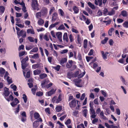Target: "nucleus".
<instances>
[{
    "instance_id": "nucleus-1",
    "label": "nucleus",
    "mask_w": 128,
    "mask_h": 128,
    "mask_svg": "<svg viewBox=\"0 0 128 128\" xmlns=\"http://www.w3.org/2000/svg\"><path fill=\"white\" fill-rule=\"evenodd\" d=\"M31 6L34 10H36V9H37L38 10H39V9H37L38 8V6L37 0H32Z\"/></svg>"
},
{
    "instance_id": "nucleus-2",
    "label": "nucleus",
    "mask_w": 128,
    "mask_h": 128,
    "mask_svg": "<svg viewBox=\"0 0 128 128\" xmlns=\"http://www.w3.org/2000/svg\"><path fill=\"white\" fill-rule=\"evenodd\" d=\"M17 34L18 36V38L21 36L23 38H25L26 36V32L23 30H21L19 32H17Z\"/></svg>"
},
{
    "instance_id": "nucleus-3",
    "label": "nucleus",
    "mask_w": 128,
    "mask_h": 128,
    "mask_svg": "<svg viewBox=\"0 0 128 128\" xmlns=\"http://www.w3.org/2000/svg\"><path fill=\"white\" fill-rule=\"evenodd\" d=\"M69 105L71 108H74L76 106V103L75 99L74 98L70 101L69 103Z\"/></svg>"
},
{
    "instance_id": "nucleus-4",
    "label": "nucleus",
    "mask_w": 128,
    "mask_h": 128,
    "mask_svg": "<svg viewBox=\"0 0 128 128\" xmlns=\"http://www.w3.org/2000/svg\"><path fill=\"white\" fill-rule=\"evenodd\" d=\"M42 118H40L38 120L35 121L33 123V126L34 128H36L38 126L39 124L38 122H42Z\"/></svg>"
},
{
    "instance_id": "nucleus-5",
    "label": "nucleus",
    "mask_w": 128,
    "mask_h": 128,
    "mask_svg": "<svg viewBox=\"0 0 128 128\" xmlns=\"http://www.w3.org/2000/svg\"><path fill=\"white\" fill-rule=\"evenodd\" d=\"M56 90L54 88L46 92V95L48 96H51L52 95L54 94L56 91Z\"/></svg>"
},
{
    "instance_id": "nucleus-6",
    "label": "nucleus",
    "mask_w": 128,
    "mask_h": 128,
    "mask_svg": "<svg viewBox=\"0 0 128 128\" xmlns=\"http://www.w3.org/2000/svg\"><path fill=\"white\" fill-rule=\"evenodd\" d=\"M10 94V92L9 91V89L8 88L5 87L4 89L3 95H4L5 97H6L8 96Z\"/></svg>"
},
{
    "instance_id": "nucleus-7",
    "label": "nucleus",
    "mask_w": 128,
    "mask_h": 128,
    "mask_svg": "<svg viewBox=\"0 0 128 128\" xmlns=\"http://www.w3.org/2000/svg\"><path fill=\"white\" fill-rule=\"evenodd\" d=\"M19 102V101L16 98H15L14 101L10 103V104L12 107H14Z\"/></svg>"
},
{
    "instance_id": "nucleus-8",
    "label": "nucleus",
    "mask_w": 128,
    "mask_h": 128,
    "mask_svg": "<svg viewBox=\"0 0 128 128\" xmlns=\"http://www.w3.org/2000/svg\"><path fill=\"white\" fill-rule=\"evenodd\" d=\"M42 67H43L42 64L41 63H37V64H33L32 65V68L34 69L36 68H40Z\"/></svg>"
},
{
    "instance_id": "nucleus-9",
    "label": "nucleus",
    "mask_w": 128,
    "mask_h": 128,
    "mask_svg": "<svg viewBox=\"0 0 128 128\" xmlns=\"http://www.w3.org/2000/svg\"><path fill=\"white\" fill-rule=\"evenodd\" d=\"M58 14L57 13L54 12L52 15V22H54L58 18Z\"/></svg>"
},
{
    "instance_id": "nucleus-10",
    "label": "nucleus",
    "mask_w": 128,
    "mask_h": 128,
    "mask_svg": "<svg viewBox=\"0 0 128 128\" xmlns=\"http://www.w3.org/2000/svg\"><path fill=\"white\" fill-rule=\"evenodd\" d=\"M82 80L81 79H76L74 80L75 85L77 87H81V86L80 84Z\"/></svg>"
},
{
    "instance_id": "nucleus-11",
    "label": "nucleus",
    "mask_w": 128,
    "mask_h": 128,
    "mask_svg": "<svg viewBox=\"0 0 128 128\" xmlns=\"http://www.w3.org/2000/svg\"><path fill=\"white\" fill-rule=\"evenodd\" d=\"M49 82V80L48 78L45 79L43 81L42 83H41V85L42 88H45L46 86L45 85L48 84Z\"/></svg>"
},
{
    "instance_id": "nucleus-12",
    "label": "nucleus",
    "mask_w": 128,
    "mask_h": 128,
    "mask_svg": "<svg viewBox=\"0 0 128 128\" xmlns=\"http://www.w3.org/2000/svg\"><path fill=\"white\" fill-rule=\"evenodd\" d=\"M56 35L58 39L60 40V41H62V33L60 32H57L56 34Z\"/></svg>"
},
{
    "instance_id": "nucleus-13",
    "label": "nucleus",
    "mask_w": 128,
    "mask_h": 128,
    "mask_svg": "<svg viewBox=\"0 0 128 128\" xmlns=\"http://www.w3.org/2000/svg\"><path fill=\"white\" fill-rule=\"evenodd\" d=\"M101 53L102 54L103 58L104 60L107 59V54H108L109 53L108 52H106L104 53L103 51H101Z\"/></svg>"
},
{
    "instance_id": "nucleus-14",
    "label": "nucleus",
    "mask_w": 128,
    "mask_h": 128,
    "mask_svg": "<svg viewBox=\"0 0 128 128\" xmlns=\"http://www.w3.org/2000/svg\"><path fill=\"white\" fill-rule=\"evenodd\" d=\"M34 117L36 119L38 120L40 118H42L40 117V116L39 114L37 112H35L34 114Z\"/></svg>"
},
{
    "instance_id": "nucleus-15",
    "label": "nucleus",
    "mask_w": 128,
    "mask_h": 128,
    "mask_svg": "<svg viewBox=\"0 0 128 128\" xmlns=\"http://www.w3.org/2000/svg\"><path fill=\"white\" fill-rule=\"evenodd\" d=\"M63 39L64 40H65L66 42H68V36L67 33L66 32L64 33L63 36Z\"/></svg>"
},
{
    "instance_id": "nucleus-16",
    "label": "nucleus",
    "mask_w": 128,
    "mask_h": 128,
    "mask_svg": "<svg viewBox=\"0 0 128 128\" xmlns=\"http://www.w3.org/2000/svg\"><path fill=\"white\" fill-rule=\"evenodd\" d=\"M100 116L102 118L105 120H106L107 119V118L104 116V113L103 111L101 112L100 113Z\"/></svg>"
},
{
    "instance_id": "nucleus-17",
    "label": "nucleus",
    "mask_w": 128,
    "mask_h": 128,
    "mask_svg": "<svg viewBox=\"0 0 128 128\" xmlns=\"http://www.w3.org/2000/svg\"><path fill=\"white\" fill-rule=\"evenodd\" d=\"M29 64L28 63H21V66L23 70H24L25 69L26 67L28 66Z\"/></svg>"
},
{
    "instance_id": "nucleus-18",
    "label": "nucleus",
    "mask_w": 128,
    "mask_h": 128,
    "mask_svg": "<svg viewBox=\"0 0 128 128\" xmlns=\"http://www.w3.org/2000/svg\"><path fill=\"white\" fill-rule=\"evenodd\" d=\"M73 10L74 11V14H77L79 12V9L78 7L74 6L73 8Z\"/></svg>"
},
{
    "instance_id": "nucleus-19",
    "label": "nucleus",
    "mask_w": 128,
    "mask_h": 128,
    "mask_svg": "<svg viewBox=\"0 0 128 128\" xmlns=\"http://www.w3.org/2000/svg\"><path fill=\"white\" fill-rule=\"evenodd\" d=\"M5 98L8 102H9L10 100L13 101L14 100V97L12 96L11 94L9 96V98L5 97Z\"/></svg>"
},
{
    "instance_id": "nucleus-20",
    "label": "nucleus",
    "mask_w": 128,
    "mask_h": 128,
    "mask_svg": "<svg viewBox=\"0 0 128 128\" xmlns=\"http://www.w3.org/2000/svg\"><path fill=\"white\" fill-rule=\"evenodd\" d=\"M47 77V74L45 73L41 74L39 75L40 78L41 79H43Z\"/></svg>"
},
{
    "instance_id": "nucleus-21",
    "label": "nucleus",
    "mask_w": 128,
    "mask_h": 128,
    "mask_svg": "<svg viewBox=\"0 0 128 128\" xmlns=\"http://www.w3.org/2000/svg\"><path fill=\"white\" fill-rule=\"evenodd\" d=\"M59 22H56L54 24H51L49 26V29L50 30H51L52 28L55 27L56 25L58 24H59Z\"/></svg>"
},
{
    "instance_id": "nucleus-22",
    "label": "nucleus",
    "mask_w": 128,
    "mask_h": 128,
    "mask_svg": "<svg viewBox=\"0 0 128 128\" xmlns=\"http://www.w3.org/2000/svg\"><path fill=\"white\" fill-rule=\"evenodd\" d=\"M34 75H38L41 72V70H40L37 69L34 71Z\"/></svg>"
},
{
    "instance_id": "nucleus-23",
    "label": "nucleus",
    "mask_w": 128,
    "mask_h": 128,
    "mask_svg": "<svg viewBox=\"0 0 128 128\" xmlns=\"http://www.w3.org/2000/svg\"><path fill=\"white\" fill-rule=\"evenodd\" d=\"M122 15L123 17H126L127 15V12L124 10L122 11L121 12V13L120 14V16Z\"/></svg>"
},
{
    "instance_id": "nucleus-24",
    "label": "nucleus",
    "mask_w": 128,
    "mask_h": 128,
    "mask_svg": "<svg viewBox=\"0 0 128 128\" xmlns=\"http://www.w3.org/2000/svg\"><path fill=\"white\" fill-rule=\"evenodd\" d=\"M88 4L89 6L92 9H95V7L94 5L92 4L91 2H89L88 3Z\"/></svg>"
},
{
    "instance_id": "nucleus-25",
    "label": "nucleus",
    "mask_w": 128,
    "mask_h": 128,
    "mask_svg": "<svg viewBox=\"0 0 128 128\" xmlns=\"http://www.w3.org/2000/svg\"><path fill=\"white\" fill-rule=\"evenodd\" d=\"M38 24L40 25H42L44 23V21L42 19L40 18L38 21Z\"/></svg>"
},
{
    "instance_id": "nucleus-26",
    "label": "nucleus",
    "mask_w": 128,
    "mask_h": 128,
    "mask_svg": "<svg viewBox=\"0 0 128 128\" xmlns=\"http://www.w3.org/2000/svg\"><path fill=\"white\" fill-rule=\"evenodd\" d=\"M115 13V11L113 9H112L111 11L108 12V15L109 16H112Z\"/></svg>"
},
{
    "instance_id": "nucleus-27",
    "label": "nucleus",
    "mask_w": 128,
    "mask_h": 128,
    "mask_svg": "<svg viewBox=\"0 0 128 128\" xmlns=\"http://www.w3.org/2000/svg\"><path fill=\"white\" fill-rule=\"evenodd\" d=\"M62 109V107L61 106H57L56 108V112H60Z\"/></svg>"
},
{
    "instance_id": "nucleus-28",
    "label": "nucleus",
    "mask_w": 128,
    "mask_h": 128,
    "mask_svg": "<svg viewBox=\"0 0 128 128\" xmlns=\"http://www.w3.org/2000/svg\"><path fill=\"white\" fill-rule=\"evenodd\" d=\"M67 61V59L65 58H62L60 61V64L62 65Z\"/></svg>"
},
{
    "instance_id": "nucleus-29",
    "label": "nucleus",
    "mask_w": 128,
    "mask_h": 128,
    "mask_svg": "<svg viewBox=\"0 0 128 128\" xmlns=\"http://www.w3.org/2000/svg\"><path fill=\"white\" fill-rule=\"evenodd\" d=\"M88 42V40L86 39H85L84 40L83 42V47L86 48L87 47V43Z\"/></svg>"
},
{
    "instance_id": "nucleus-30",
    "label": "nucleus",
    "mask_w": 128,
    "mask_h": 128,
    "mask_svg": "<svg viewBox=\"0 0 128 128\" xmlns=\"http://www.w3.org/2000/svg\"><path fill=\"white\" fill-rule=\"evenodd\" d=\"M5 10V8L3 6H0V12L2 14L4 12Z\"/></svg>"
},
{
    "instance_id": "nucleus-31",
    "label": "nucleus",
    "mask_w": 128,
    "mask_h": 128,
    "mask_svg": "<svg viewBox=\"0 0 128 128\" xmlns=\"http://www.w3.org/2000/svg\"><path fill=\"white\" fill-rule=\"evenodd\" d=\"M47 9L46 8L44 7L42 10L41 12L44 14H45L47 13Z\"/></svg>"
},
{
    "instance_id": "nucleus-32",
    "label": "nucleus",
    "mask_w": 128,
    "mask_h": 128,
    "mask_svg": "<svg viewBox=\"0 0 128 128\" xmlns=\"http://www.w3.org/2000/svg\"><path fill=\"white\" fill-rule=\"evenodd\" d=\"M28 56H27L26 58L23 59L21 61V63H27L26 62L28 60Z\"/></svg>"
},
{
    "instance_id": "nucleus-33",
    "label": "nucleus",
    "mask_w": 128,
    "mask_h": 128,
    "mask_svg": "<svg viewBox=\"0 0 128 128\" xmlns=\"http://www.w3.org/2000/svg\"><path fill=\"white\" fill-rule=\"evenodd\" d=\"M123 26L126 28H128V21H125L122 24Z\"/></svg>"
},
{
    "instance_id": "nucleus-34",
    "label": "nucleus",
    "mask_w": 128,
    "mask_h": 128,
    "mask_svg": "<svg viewBox=\"0 0 128 128\" xmlns=\"http://www.w3.org/2000/svg\"><path fill=\"white\" fill-rule=\"evenodd\" d=\"M108 38L107 37H105L104 39L101 42V43L102 44H104L106 43L108 40Z\"/></svg>"
},
{
    "instance_id": "nucleus-35",
    "label": "nucleus",
    "mask_w": 128,
    "mask_h": 128,
    "mask_svg": "<svg viewBox=\"0 0 128 128\" xmlns=\"http://www.w3.org/2000/svg\"><path fill=\"white\" fill-rule=\"evenodd\" d=\"M88 110L86 109H84L83 110V116L86 118L87 116V114Z\"/></svg>"
},
{
    "instance_id": "nucleus-36",
    "label": "nucleus",
    "mask_w": 128,
    "mask_h": 128,
    "mask_svg": "<svg viewBox=\"0 0 128 128\" xmlns=\"http://www.w3.org/2000/svg\"><path fill=\"white\" fill-rule=\"evenodd\" d=\"M77 39L79 44H80L82 42L81 38L80 37L79 34H78L77 35Z\"/></svg>"
},
{
    "instance_id": "nucleus-37",
    "label": "nucleus",
    "mask_w": 128,
    "mask_h": 128,
    "mask_svg": "<svg viewBox=\"0 0 128 128\" xmlns=\"http://www.w3.org/2000/svg\"><path fill=\"white\" fill-rule=\"evenodd\" d=\"M32 58L34 59L38 58H39L38 54H34L33 56H32Z\"/></svg>"
},
{
    "instance_id": "nucleus-38",
    "label": "nucleus",
    "mask_w": 128,
    "mask_h": 128,
    "mask_svg": "<svg viewBox=\"0 0 128 128\" xmlns=\"http://www.w3.org/2000/svg\"><path fill=\"white\" fill-rule=\"evenodd\" d=\"M60 66L59 65H57L56 66L53 67V68L57 71H59L60 69Z\"/></svg>"
},
{
    "instance_id": "nucleus-39",
    "label": "nucleus",
    "mask_w": 128,
    "mask_h": 128,
    "mask_svg": "<svg viewBox=\"0 0 128 128\" xmlns=\"http://www.w3.org/2000/svg\"><path fill=\"white\" fill-rule=\"evenodd\" d=\"M112 22V20L110 19L108 21L104 20L103 21V22L104 23H106V25H109L110 23Z\"/></svg>"
},
{
    "instance_id": "nucleus-40",
    "label": "nucleus",
    "mask_w": 128,
    "mask_h": 128,
    "mask_svg": "<svg viewBox=\"0 0 128 128\" xmlns=\"http://www.w3.org/2000/svg\"><path fill=\"white\" fill-rule=\"evenodd\" d=\"M26 78H30V71L29 70L27 72L26 75Z\"/></svg>"
},
{
    "instance_id": "nucleus-41",
    "label": "nucleus",
    "mask_w": 128,
    "mask_h": 128,
    "mask_svg": "<svg viewBox=\"0 0 128 128\" xmlns=\"http://www.w3.org/2000/svg\"><path fill=\"white\" fill-rule=\"evenodd\" d=\"M48 125L52 128H53L54 126V124L51 121H50L48 122Z\"/></svg>"
},
{
    "instance_id": "nucleus-42",
    "label": "nucleus",
    "mask_w": 128,
    "mask_h": 128,
    "mask_svg": "<svg viewBox=\"0 0 128 128\" xmlns=\"http://www.w3.org/2000/svg\"><path fill=\"white\" fill-rule=\"evenodd\" d=\"M5 72V70L2 68H0V73L1 74H4Z\"/></svg>"
},
{
    "instance_id": "nucleus-43",
    "label": "nucleus",
    "mask_w": 128,
    "mask_h": 128,
    "mask_svg": "<svg viewBox=\"0 0 128 128\" xmlns=\"http://www.w3.org/2000/svg\"><path fill=\"white\" fill-rule=\"evenodd\" d=\"M23 97L22 98L24 100V102L25 103H26L27 101V96L26 95L24 94L23 95Z\"/></svg>"
},
{
    "instance_id": "nucleus-44",
    "label": "nucleus",
    "mask_w": 128,
    "mask_h": 128,
    "mask_svg": "<svg viewBox=\"0 0 128 128\" xmlns=\"http://www.w3.org/2000/svg\"><path fill=\"white\" fill-rule=\"evenodd\" d=\"M85 72H82V73L80 74L78 76V78H81L85 74Z\"/></svg>"
},
{
    "instance_id": "nucleus-45",
    "label": "nucleus",
    "mask_w": 128,
    "mask_h": 128,
    "mask_svg": "<svg viewBox=\"0 0 128 128\" xmlns=\"http://www.w3.org/2000/svg\"><path fill=\"white\" fill-rule=\"evenodd\" d=\"M38 50V48L37 47H36L33 48L30 51V52H36Z\"/></svg>"
},
{
    "instance_id": "nucleus-46",
    "label": "nucleus",
    "mask_w": 128,
    "mask_h": 128,
    "mask_svg": "<svg viewBox=\"0 0 128 128\" xmlns=\"http://www.w3.org/2000/svg\"><path fill=\"white\" fill-rule=\"evenodd\" d=\"M58 10L59 11V14H60L61 16H63L64 14V13L62 9H59Z\"/></svg>"
},
{
    "instance_id": "nucleus-47",
    "label": "nucleus",
    "mask_w": 128,
    "mask_h": 128,
    "mask_svg": "<svg viewBox=\"0 0 128 128\" xmlns=\"http://www.w3.org/2000/svg\"><path fill=\"white\" fill-rule=\"evenodd\" d=\"M53 84L52 82H50V84L46 85L45 88L48 89L51 87L52 85Z\"/></svg>"
},
{
    "instance_id": "nucleus-48",
    "label": "nucleus",
    "mask_w": 128,
    "mask_h": 128,
    "mask_svg": "<svg viewBox=\"0 0 128 128\" xmlns=\"http://www.w3.org/2000/svg\"><path fill=\"white\" fill-rule=\"evenodd\" d=\"M28 39L30 42H34V38L31 36H29L28 37Z\"/></svg>"
},
{
    "instance_id": "nucleus-49",
    "label": "nucleus",
    "mask_w": 128,
    "mask_h": 128,
    "mask_svg": "<svg viewBox=\"0 0 128 128\" xmlns=\"http://www.w3.org/2000/svg\"><path fill=\"white\" fill-rule=\"evenodd\" d=\"M64 29L65 27L63 24L60 26L58 28V29L59 30H64Z\"/></svg>"
},
{
    "instance_id": "nucleus-50",
    "label": "nucleus",
    "mask_w": 128,
    "mask_h": 128,
    "mask_svg": "<svg viewBox=\"0 0 128 128\" xmlns=\"http://www.w3.org/2000/svg\"><path fill=\"white\" fill-rule=\"evenodd\" d=\"M78 111L77 110H75L72 112V114L74 116L76 117L77 114H78Z\"/></svg>"
},
{
    "instance_id": "nucleus-51",
    "label": "nucleus",
    "mask_w": 128,
    "mask_h": 128,
    "mask_svg": "<svg viewBox=\"0 0 128 128\" xmlns=\"http://www.w3.org/2000/svg\"><path fill=\"white\" fill-rule=\"evenodd\" d=\"M34 47V46H26V50H30L32 48Z\"/></svg>"
},
{
    "instance_id": "nucleus-52",
    "label": "nucleus",
    "mask_w": 128,
    "mask_h": 128,
    "mask_svg": "<svg viewBox=\"0 0 128 128\" xmlns=\"http://www.w3.org/2000/svg\"><path fill=\"white\" fill-rule=\"evenodd\" d=\"M41 12H38L36 14V18H38L39 17H41Z\"/></svg>"
},
{
    "instance_id": "nucleus-53",
    "label": "nucleus",
    "mask_w": 128,
    "mask_h": 128,
    "mask_svg": "<svg viewBox=\"0 0 128 128\" xmlns=\"http://www.w3.org/2000/svg\"><path fill=\"white\" fill-rule=\"evenodd\" d=\"M90 113L92 114H95L96 112L93 108H91L90 109Z\"/></svg>"
},
{
    "instance_id": "nucleus-54",
    "label": "nucleus",
    "mask_w": 128,
    "mask_h": 128,
    "mask_svg": "<svg viewBox=\"0 0 128 128\" xmlns=\"http://www.w3.org/2000/svg\"><path fill=\"white\" fill-rule=\"evenodd\" d=\"M7 80L9 84H10L12 83V81L11 79H10V77L8 76L7 78Z\"/></svg>"
},
{
    "instance_id": "nucleus-55",
    "label": "nucleus",
    "mask_w": 128,
    "mask_h": 128,
    "mask_svg": "<svg viewBox=\"0 0 128 128\" xmlns=\"http://www.w3.org/2000/svg\"><path fill=\"white\" fill-rule=\"evenodd\" d=\"M71 123V120L70 119H68L65 122V124L67 126L70 124Z\"/></svg>"
},
{
    "instance_id": "nucleus-56",
    "label": "nucleus",
    "mask_w": 128,
    "mask_h": 128,
    "mask_svg": "<svg viewBox=\"0 0 128 128\" xmlns=\"http://www.w3.org/2000/svg\"><path fill=\"white\" fill-rule=\"evenodd\" d=\"M25 53V51H23L21 52H20L19 53V56L20 57L24 55Z\"/></svg>"
},
{
    "instance_id": "nucleus-57",
    "label": "nucleus",
    "mask_w": 128,
    "mask_h": 128,
    "mask_svg": "<svg viewBox=\"0 0 128 128\" xmlns=\"http://www.w3.org/2000/svg\"><path fill=\"white\" fill-rule=\"evenodd\" d=\"M78 58L79 60H82L81 55L80 53H78Z\"/></svg>"
},
{
    "instance_id": "nucleus-58",
    "label": "nucleus",
    "mask_w": 128,
    "mask_h": 128,
    "mask_svg": "<svg viewBox=\"0 0 128 128\" xmlns=\"http://www.w3.org/2000/svg\"><path fill=\"white\" fill-rule=\"evenodd\" d=\"M45 112L46 113H48L49 114H50V109L49 108H46L45 109Z\"/></svg>"
},
{
    "instance_id": "nucleus-59",
    "label": "nucleus",
    "mask_w": 128,
    "mask_h": 128,
    "mask_svg": "<svg viewBox=\"0 0 128 128\" xmlns=\"http://www.w3.org/2000/svg\"><path fill=\"white\" fill-rule=\"evenodd\" d=\"M117 22L118 23H121L124 21V20L121 18H118L117 20Z\"/></svg>"
},
{
    "instance_id": "nucleus-60",
    "label": "nucleus",
    "mask_w": 128,
    "mask_h": 128,
    "mask_svg": "<svg viewBox=\"0 0 128 128\" xmlns=\"http://www.w3.org/2000/svg\"><path fill=\"white\" fill-rule=\"evenodd\" d=\"M93 58V57H92L86 56V59L88 62H89L90 60L92 59Z\"/></svg>"
},
{
    "instance_id": "nucleus-61",
    "label": "nucleus",
    "mask_w": 128,
    "mask_h": 128,
    "mask_svg": "<svg viewBox=\"0 0 128 128\" xmlns=\"http://www.w3.org/2000/svg\"><path fill=\"white\" fill-rule=\"evenodd\" d=\"M89 105L90 106V108H94V106H93V103L92 101H90V104H89Z\"/></svg>"
},
{
    "instance_id": "nucleus-62",
    "label": "nucleus",
    "mask_w": 128,
    "mask_h": 128,
    "mask_svg": "<svg viewBox=\"0 0 128 128\" xmlns=\"http://www.w3.org/2000/svg\"><path fill=\"white\" fill-rule=\"evenodd\" d=\"M69 37L70 39V42H72L74 41V39H73L72 35L70 34V35L69 36Z\"/></svg>"
},
{
    "instance_id": "nucleus-63",
    "label": "nucleus",
    "mask_w": 128,
    "mask_h": 128,
    "mask_svg": "<svg viewBox=\"0 0 128 128\" xmlns=\"http://www.w3.org/2000/svg\"><path fill=\"white\" fill-rule=\"evenodd\" d=\"M36 88H33L31 90L32 92L34 94H35V93L36 92Z\"/></svg>"
},
{
    "instance_id": "nucleus-64",
    "label": "nucleus",
    "mask_w": 128,
    "mask_h": 128,
    "mask_svg": "<svg viewBox=\"0 0 128 128\" xmlns=\"http://www.w3.org/2000/svg\"><path fill=\"white\" fill-rule=\"evenodd\" d=\"M108 11L107 8H105L103 10V14L105 15H107Z\"/></svg>"
}]
</instances>
